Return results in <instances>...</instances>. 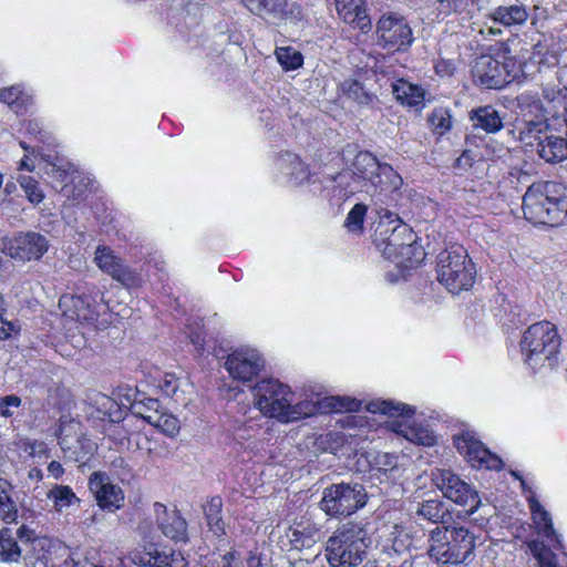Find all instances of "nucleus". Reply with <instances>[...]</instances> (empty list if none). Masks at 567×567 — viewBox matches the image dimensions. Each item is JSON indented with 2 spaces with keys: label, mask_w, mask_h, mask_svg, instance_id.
Listing matches in <instances>:
<instances>
[{
  "label": "nucleus",
  "mask_w": 567,
  "mask_h": 567,
  "mask_svg": "<svg viewBox=\"0 0 567 567\" xmlns=\"http://www.w3.org/2000/svg\"><path fill=\"white\" fill-rule=\"evenodd\" d=\"M20 185L24 190L28 199L33 204H39L43 200L44 195L38 186V183L31 176H23L20 178Z\"/></svg>",
  "instance_id": "50"
},
{
  "label": "nucleus",
  "mask_w": 567,
  "mask_h": 567,
  "mask_svg": "<svg viewBox=\"0 0 567 567\" xmlns=\"http://www.w3.org/2000/svg\"><path fill=\"white\" fill-rule=\"evenodd\" d=\"M110 471L117 476L121 482H130L133 476V466L123 456H115L110 463Z\"/></svg>",
  "instance_id": "47"
},
{
  "label": "nucleus",
  "mask_w": 567,
  "mask_h": 567,
  "mask_svg": "<svg viewBox=\"0 0 567 567\" xmlns=\"http://www.w3.org/2000/svg\"><path fill=\"white\" fill-rule=\"evenodd\" d=\"M25 451L29 453L32 457H41L42 455H45L48 447L44 442L41 441H32L29 442L25 446Z\"/></svg>",
  "instance_id": "55"
},
{
  "label": "nucleus",
  "mask_w": 567,
  "mask_h": 567,
  "mask_svg": "<svg viewBox=\"0 0 567 567\" xmlns=\"http://www.w3.org/2000/svg\"><path fill=\"white\" fill-rule=\"evenodd\" d=\"M235 559V553L228 551L221 557V567H233L231 563Z\"/></svg>",
  "instance_id": "60"
},
{
  "label": "nucleus",
  "mask_w": 567,
  "mask_h": 567,
  "mask_svg": "<svg viewBox=\"0 0 567 567\" xmlns=\"http://www.w3.org/2000/svg\"><path fill=\"white\" fill-rule=\"evenodd\" d=\"M470 155L467 154V152H464L458 158H457V164L461 165L462 163H465V164H468L470 162Z\"/></svg>",
  "instance_id": "64"
},
{
  "label": "nucleus",
  "mask_w": 567,
  "mask_h": 567,
  "mask_svg": "<svg viewBox=\"0 0 567 567\" xmlns=\"http://www.w3.org/2000/svg\"><path fill=\"white\" fill-rule=\"evenodd\" d=\"M21 404V399L17 395H7L0 400V414L9 417L13 415L11 408H18Z\"/></svg>",
  "instance_id": "54"
},
{
  "label": "nucleus",
  "mask_w": 567,
  "mask_h": 567,
  "mask_svg": "<svg viewBox=\"0 0 567 567\" xmlns=\"http://www.w3.org/2000/svg\"><path fill=\"white\" fill-rule=\"evenodd\" d=\"M437 280L452 293L472 287L476 269L461 245H452L437 256Z\"/></svg>",
  "instance_id": "6"
},
{
  "label": "nucleus",
  "mask_w": 567,
  "mask_h": 567,
  "mask_svg": "<svg viewBox=\"0 0 567 567\" xmlns=\"http://www.w3.org/2000/svg\"><path fill=\"white\" fill-rule=\"evenodd\" d=\"M244 6L255 16L270 23L285 20L292 9L287 0H241Z\"/></svg>",
  "instance_id": "24"
},
{
  "label": "nucleus",
  "mask_w": 567,
  "mask_h": 567,
  "mask_svg": "<svg viewBox=\"0 0 567 567\" xmlns=\"http://www.w3.org/2000/svg\"><path fill=\"white\" fill-rule=\"evenodd\" d=\"M367 491L360 483L331 484L322 492L320 508L330 517H347L367 504Z\"/></svg>",
  "instance_id": "7"
},
{
  "label": "nucleus",
  "mask_w": 567,
  "mask_h": 567,
  "mask_svg": "<svg viewBox=\"0 0 567 567\" xmlns=\"http://www.w3.org/2000/svg\"><path fill=\"white\" fill-rule=\"evenodd\" d=\"M454 445L473 467L501 470L502 460L493 454L472 432H463L454 437Z\"/></svg>",
  "instance_id": "16"
},
{
  "label": "nucleus",
  "mask_w": 567,
  "mask_h": 567,
  "mask_svg": "<svg viewBox=\"0 0 567 567\" xmlns=\"http://www.w3.org/2000/svg\"><path fill=\"white\" fill-rule=\"evenodd\" d=\"M94 262L104 274L111 276L127 289L142 286V277L138 272L127 266L121 257L107 246L100 245L94 254Z\"/></svg>",
  "instance_id": "14"
},
{
  "label": "nucleus",
  "mask_w": 567,
  "mask_h": 567,
  "mask_svg": "<svg viewBox=\"0 0 567 567\" xmlns=\"http://www.w3.org/2000/svg\"><path fill=\"white\" fill-rule=\"evenodd\" d=\"M133 561L144 567H188V560L181 550L150 547L136 553Z\"/></svg>",
  "instance_id": "23"
},
{
  "label": "nucleus",
  "mask_w": 567,
  "mask_h": 567,
  "mask_svg": "<svg viewBox=\"0 0 567 567\" xmlns=\"http://www.w3.org/2000/svg\"><path fill=\"white\" fill-rule=\"evenodd\" d=\"M434 482L443 495L463 506L467 515L474 514L481 505L478 492L458 475L450 470H440L434 475Z\"/></svg>",
  "instance_id": "11"
},
{
  "label": "nucleus",
  "mask_w": 567,
  "mask_h": 567,
  "mask_svg": "<svg viewBox=\"0 0 567 567\" xmlns=\"http://www.w3.org/2000/svg\"><path fill=\"white\" fill-rule=\"evenodd\" d=\"M523 213L536 225L564 224L567 221V186L551 181L533 183L523 197Z\"/></svg>",
  "instance_id": "2"
},
{
  "label": "nucleus",
  "mask_w": 567,
  "mask_h": 567,
  "mask_svg": "<svg viewBox=\"0 0 567 567\" xmlns=\"http://www.w3.org/2000/svg\"><path fill=\"white\" fill-rule=\"evenodd\" d=\"M378 39L383 48L393 51L408 49L413 42V34L405 19L383 16L377 28Z\"/></svg>",
  "instance_id": "17"
},
{
  "label": "nucleus",
  "mask_w": 567,
  "mask_h": 567,
  "mask_svg": "<svg viewBox=\"0 0 567 567\" xmlns=\"http://www.w3.org/2000/svg\"><path fill=\"white\" fill-rule=\"evenodd\" d=\"M392 93L396 101L410 107H420L424 102V90L403 79L392 83Z\"/></svg>",
  "instance_id": "32"
},
{
  "label": "nucleus",
  "mask_w": 567,
  "mask_h": 567,
  "mask_svg": "<svg viewBox=\"0 0 567 567\" xmlns=\"http://www.w3.org/2000/svg\"><path fill=\"white\" fill-rule=\"evenodd\" d=\"M14 487L6 478H0V520L6 524L17 523L18 504L13 498Z\"/></svg>",
  "instance_id": "34"
},
{
  "label": "nucleus",
  "mask_w": 567,
  "mask_h": 567,
  "mask_svg": "<svg viewBox=\"0 0 567 567\" xmlns=\"http://www.w3.org/2000/svg\"><path fill=\"white\" fill-rule=\"evenodd\" d=\"M518 107L524 116L519 127V140L526 145L536 144L548 133V123L542 113L540 101L529 94H522L517 97Z\"/></svg>",
  "instance_id": "13"
},
{
  "label": "nucleus",
  "mask_w": 567,
  "mask_h": 567,
  "mask_svg": "<svg viewBox=\"0 0 567 567\" xmlns=\"http://www.w3.org/2000/svg\"><path fill=\"white\" fill-rule=\"evenodd\" d=\"M395 255L396 256H393V258L389 260L404 268L415 267L424 259V252L422 247L416 243V236L412 243L406 241V245L398 250Z\"/></svg>",
  "instance_id": "37"
},
{
  "label": "nucleus",
  "mask_w": 567,
  "mask_h": 567,
  "mask_svg": "<svg viewBox=\"0 0 567 567\" xmlns=\"http://www.w3.org/2000/svg\"><path fill=\"white\" fill-rule=\"evenodd\" d=\"M248 566L249 567H264L260 559L257 558V557H251L249 560H248Z\"/></svg>",
  "instance_id": "63"
},
{
  "label": "nucleus",
  "mask_w": 567,
  "mask_h": 567,
  "mask_svg": "<svg viewBox=\"0 0 567 567\" xmlns=\"http://www.w3.org/2000/svg\"><path fill=\"white\" fill-rule=\"evenodd\" d=\"M134 411L145 420V415L161 413L163 410L157 399H145L133 404Z\"/></svg>",
  "instance_id": "51"
},
{
  "label": "nucleus",
  "mask_w": 567,
  "mask_h": 567,
  "mask_svg": "<svg viewBox=\"0 0 567 567\" xmlns=\"http://www.w3.org/2000/svg\"><path fill=\"white\" fill-rule=\"evenodd\" d=\"M89 487L101 509L115 512L123 505L124 494L122 489L112 484L105 474L94 472L90 476Z\"/></svg>",
  "instance_id": "22"
},
{
  "label": "nucleus",
  "mask_w": 567,
  "mask_h": 567,
  "mask_svg": "<svg viewBox=\"0 0 567 567\" xmlns=\"http://www.w3.org/2000/svg\"><path fill=\"white\" fill-rule=\"evenodd\" d=\"M275 53L279 64L285 70H296L303 63L302 54L291 47L277 48Z\"/></svg>",
  "instance_id": "42"
},
{
  "label": "nucleus",
  "mask_w": 567,
  "mask_h": 567,
  "mask_svg": "<svg viewBox=\"0 0 567 567\" xmlns=\"http://www.w3.org/2000/svg\"><path fill=\"white\" fill-rule=\"evenodd\" d=\"M14 330V326L12 322L3 320L0 318V340H6L11 337V333Z\"/></svg>",
  "instance_id": "56"
},
{
  "label": "nucleus",
  "mask_w": 567,
  "mask_h": 567,
  "mask_svg": "<svg viewBox=\"0 0 567 567\" xmlns=\"http://www.w3.org/2000/svg\"><path fill=\"white\" fill-rule=\"evenodd\" d=\"M351 171L358 179L370 182L373 190L392 194L399 192L403 179L385 163H380L370 152H359L352 163Z\"/></svg>",
  "instance_id": "9"
},
{
  "label": "nucleus",
  "mask_w": 567,
  "mask_h": 567,
  "mask_svg": "<svg viewBox=\"0 0 567 567\" xmlns=\"http://www.w3.org/2000/svg\"><path fill=\"white\" fill-rule=\"evenodd\" d=\"M0 101L8 104L16 113L23 110L28 96L18 86L3 89L0 92Z\"/></svg>",
  "instance_id": "44"
},
{
  "label": "nucleus",
  "mask_w": 567,
  "mask_h": 567,
  "mask_svg": "<svg viewBox=\"0 0 567 567\" xmlns=\"http://www.w3.org/2000/svg\"><path fill=\"white\" fill-rule=\"evenodd\" d=\"M333 181L337 183V187L340 188V194L344 197L354 194L358 188L355 184L359 179L352 171H343L339 173Z\"/></svg>",
  "instance_id": "49"
},
{
  "label": "nucleus",
  "mask_w": 567,
  "mask_h": 567,
  "mask_svg": "<svg viewBox=\"0 0 567 567\" xmlns=\"http://www.w3.org/2000/svg\"><path fill=\"white\" fill-rule=\"evenodd\" d=\"M48 472L51 476H53L55 480H59L63 473H64V468L63 466L61 465L60 462L58 461H52L49 463L48 465Z\"/></svg>",
  "instance_id": "58"
},
{
  "label": "nucleus",
  "mask_w": 567,
  "mask_h": 567,
  "mask_svg": "<svg viewBox=\"0 0 567 567\" xmlns=\"http://www.w3.org/2000/svg\"><path fill=\"white\" fill-rule=\"evenodd\" d=\"M561 338L549 321L529 326L523 333L520 349L525 363L533 370L551 369L558 362Z\"/></svg>",
  "instance_id": "3"
},
{
  "label": "nucleus",
  "mask_w": 567,
  "mask_h": 567,
  "mask_svg": "<svg viewBox=\"0 0 567 567\" xmlns=\"http://www.w3.org/2000/svg\"><path fill=\"white\" fill-rule=\"evenodd\" d=\"M44 542L45 539L39 538L35 530L25 524L19 526L17 530L3 527L0 530V561L20 564L21 559H25L22 555L24 547H43Z\"/></svg>",
  "instance_id": "12"
},
{
  "label": "nucleus",
  "mask_w": 567,
  "mask_h": 567,
  "mask_svg": "<svg viewBox=\"0 0 567 567\" xmlns=\"http://www.w3.org/2000/svg\"><path fill=\"white\" fill-rule=\"evenodd\" d=\"M97 290L92 286L87 291L92 293ZM59 308L63 315L71 320L85 323H94L99 317L96 310V300L91 295L83 292L82 295H64L59 300Z\"/></svg>",
  "instance_id": "19"
},
{
  "label": "nucleus",
  "mask_w": 567,
  "mask_h": 567,
  "mask_svg": "<svg viewBox=\"0 0 567 567\" xmlns=\"http://www.w3.org/2000/svg\"><path fill=\"white\" fill-rule=\"evenodd\" d=\"M48 498L52 499L56 511L61 512L64 508L70 507L79 498L70 486L56 485L49 493Z\"/></svg>",
  "instance_id": "40"
},
{
  "label": "nucleus",
  "mask_w": 567,
  "mask_h": 567,
  "mask_svg": "<svg viewBox=\"0 0 567 567\" xmlns=\"http://www.w3.org/2000/svg\"><path fill=\"white\" fill-rule=\"evenodd\" d=\"M255 406L265 416L277 419L282 423L295 422L316 413L355 412L361 401L346 396H329L323 400H305L292 403L290 388L277 379H262L252 386Z\"/></svg>",
  "instance_id": "1"
},
{
  "label": "nucleus",
  "mask_w": 567,
  "mask_h": 567,
  "mask_svg": "<svg viewBox=\"0 0 567 567\" xmlns=\"http://www.w3.org/2000/svg\"><path fill=\"white\" fill-rule=\"evenodd\" d=\"M190 341L197 347L203 348L204 347V338L199 333L193 334L190 337Z\"/></svg>",
  "instance_id": "62"
},
{
  "label": "nucleus",
  "mask_w": 567,
  "mask_h": 567,
  "mask_svg": "<svg viewBox=\"0 0 567 567\" xmlns=\"http://www.w3.org/2000/svg\"><path fill=\"white\" fill-rule=\"evenodd\" d=\"M29 477H30L31 480L40 481V480H42V477H43V473H42V471H41L40 468H38V467H33V468H31V470H30V472H29Z\"/></svg>",
  "instance_id": "61"
},
{
  "label": "nucleus",
  "mask_w": 567,
  "mask_h": 567,
  "mask_svg": "<svg viewBox=\"0 0 567 567\" xmlns=\"http://www.w3.org/2000/svg\"><path fill=\"white\" fill-rule=\"evenodd\" d=\"M145 421L159 429L168 436H174L179 431V421L173 414L162 410L158 414L145 415Z\"/></svg>",
  "instance_id": "39"
},
{
  "label": "nucleus",
  "mask_w": 567,
  "mask_h": 567,
  "mask_svg": "<svg viewBox=\"0 0 567 567\" xmlns=\"http://www.w3.org/2000/svg\"><path fill=\"white\" fill-rule=\"evenodd\" d=\"M49 249L45 236L35 233H20L13 237L8 247L9 255L22 261L39 260Z\"/></svg>",
  "instance_id": "21"
},
{
  "label": "nucleus",
  "mask_w": 567,
  "mask_h": 567,
  "mask_svg": "<svg viewBox=\"0 0 567 567\" xmlns=\"http://www.w3.org/2000/svg\"><path fill=\"white\" fill-rule=\"evenodd\" d=\"M277 166L289 181L295 184H302L309 178L308 167L298 155L286 152L277 159Z\"/></svg>",
  "instance_id": "27"
},
{
  "label": "nucleus",
  "mask_w": 567,
  "mask_h": 567,
  "mask_svg": "<svg viewBox=\"0 0 567 567\" xmlns=\"http://www.w3.org/2000/svg\"><path fill=\"white\" fill-rule=\"evenodd\" d=\"M518 72L519 66L516 61L505 55L502 58L481 55L475 60L472 69L474 81L493 90H499L509 84L518 75Z\"/></svg>",
  "instance_id": "10"
},
{
  "label": "nucleus",
  "mask_w": 567,
  "mask_h": 567,
  "mask_svg": "<svg viewBox=\"0 0 567 567\" xmlns=\"http://www.w3.org/2000/svg\"><path fill=\"white\" fill-rule=\"evenodd\" d=\"M24 130L30 135H41L42 134V127L41 123L38 120H29L24 123Z\"/></svg>",
  "instance_id": "57"
},
{
  "label": "nucleus",
  "mask_w": 567,
  "mask_h": 567,
  "mask_svg": "<svg viewBox=\"0 0 567 567\" xmlns=\"http://www.w3.org/2000/svg\"><path fill=\"white\" fill-rule=\"evenodd\" d=\"M526 545L539 567H559L557 555L544 542L533 539L527 542Z\"/></svg>",
  "instance_id": "38"
},
{
  "label": "nucleus",
  "mask_w": 567,
  "mask_h": 567,
  "mask_svg": "<svg viewBox=\"0 0 567 567\" xmlns=\"http://www.w3.org/2000/svg\"><path fill=\"white\" fill-rule=\"evenodd\" d=\"M473 126L486 133H496L503 127V118L492 105L480 106L470 113Z\"/></svg>",
  "instance_id": "30"
},
{
  "label": "nucleus",
  "mask_w": 567,
  "mask_h": 567,
  "mask_svg": "<svg viewBox=\"0 0 567 567\" xmlns=\"http://www.w3.org/2000/svg\"><path fill=\"white\" fill-rule=\"evenodd\" d=\"M398 457L390 453H378L373 458V465L378 471L388 472L396 467Z\"/></svg>",
  "instance_id": "52"
},
{
  "label": "nucleus",
  "mask_w": 567,
  "mask_h": 567,
  "mask_svg": "<svg viewBox=\"0 0 567 567\" xmlns=\"http://www.w3.org/2000/svg\"><path fill=\"white\" fill-rule=\"evenodd\" d=\"M157 386L166 396L172 398L177 403H184L179 392V380L173 373H164L158 379Z\"/></svg>",
  "instance_id": "46"
},
{
  "label": "nucleus",
  "mask_w": 567,
  "mask_h": 567,
  "mask_svg": "<svg viewBox=\"0 0 567 567\" xmlns=\"http://www.w3.org/2000/svg\"><path fill=\"white\" fill-rule=\"evenodd\" d=\"M339 17L349 24L360 29L363 33L371 30V20L367 14L364 0H336Z\"/></svg>",
  "instance_id": "25"
},
{
  "label": "nucleus",
  "mask_w": 567,
  "mask_h": 567,
  "mask_svg": "<svg viewBox=\"0 0 567 567\" xmlns=\"http://www.w3.org/2000/svg\"><path fill=\"white\" fill-rule=\"evenodd\" d=\"M265 361L255 349H240L228 354L225 369L231 378L250 382L264 369Z\"/></svg>",
  "instance_id": "18"
},
{
  "label": "nucleus",
  "mask_w": 567,
  "mask_h": 567,
  "mask_svg": "<svg viewBox=\"0 0 567 567\" xmlns=\"http://www.w3.org/2000/svg\"><path fill=\"white\" fill-rule=\"evenodd\" d=\"M341 89L344 94L359 104H370L373 96L363 87V85L357 80H346L341 84Z\"/></svg>",
  "instance_id": "43"
},
{
  "label": "nucleus",
  "mask_w": 567,
  "mask_h": 567,
  "mask_svg": "<svg viewBox=\"0 0 567 567\" xmlns=\"http://www.w3.org/2000/svg\"><path fill=\"white\" fill-rule=\"evenodd\" d=\"M368 533L360 523L339 526L326 542V558L330 567H357L367 556Z\"/></svg>",
  "instance_id": "4"
},
{
  "label": "nucleus",
  "mask_w": 567,
  "mask_h": 567,
  "mask_svg": "<svg viewBox=\"0 0 567 567\" xmlns=\"http://www.w3.org/2000/svg\"><path fill=\"white\" fill-rule=\"evenodd\" d=\"M415 514L433 524H437L436 526L447 525L452 520L446 504L439 498H431L419 503Z\"/></svg>",
  "instance_id": "28"
},
{
  "label": "nucleus",
  "mask_w": 567,
  "mask_h": 567,
  "mask_svg": "<svg viewBox=\"0 0 567 567\" xmlns=\"http://www.w3.org/2000/svg\"><path fill=\"white\" fill-rule=\"evenodd\" d=\"M154 513L156 525L166 538L176 544L189 540L188 524L178 509H168L164 504L155 503Z\"/></svg>",
  "instance_id": "20"
},
{
  "label": "nucleus",
  "mask_w": 567,
  "mask_h": 567,
  "mask_svg": "<svg viewBox=\"0 0 567 567\" xmlns=\"http://www.w3.org/2000/svg\"><path fill=\"white\" fill-rule=\"evenodd\" d=\"M205 520L208 530L221 539L226 536V523L223 519V499L219 496H213L203 507Z\"/></svg>",
  "instance_id": "31"
},
{
  "label": "nucleus",
  "mask_w": 567,
  "mask_h": 567,
  "mask_svg": "<svg viewBox=\"0 0 567 567\" xmlns=\"http://www.w3.org/2000/svg\"><path fill=\"white\" fill-rule=\"evenodd\" d=\"M103 518V516L99 513H93L92 515H90L89 517H86L83 522V524L86 526V527H91L93 525H95L99 520H101Z\"/></svg>",
  "instance_id": "59"
},
{
  "label": "nucleus",
  "mask_w": 567,
  "mask_h": 567,
  "mask_svg": "<svg viewBox=\"0 0 567 567\" xmlns=\"http://www.w3.org/2000/svg\"><path fill=\"white\" fill-rule=\"evenodd\" d=\"M492 18L505 27H511L523 24L528 18V12L523 4L501 6L493 11Z\"/></svg>",
  "instance_id": "36"
},
{
  "label": "nucleus",
  "mask_w": 567,
  "mask_h": 567,
  "mask_svg": "<svg viewBox=\"0 0 567 567\" xmlns=\"http://www.w3.org/2000/svg\"><path fill=\"white\" fill-rule=\"evenodd\" d=\"M470 0H439V10L441 13L450 14L451 12H463Z\"/></svg>",
  "instance_id": "53"
},
{
  "label": "nucleus",
  "mask_w": 567,
  "mask_h": 567,
  "mask_svg": "<svg viewBox=\"0 0 567 567\" xmlns=\"http://www.w3.org/2000/svg\"><path fill=\"white\" fill-rule=\"evenodd\" d=\"M59 444L65 457L79 464H85L96 450L95 443L85 437L78 439L73 446H69L65 439L60 440Z\"/></svg>",
  "instance_id": "35"
},
{
  "label": "nucleus",
  "mask_w": 567,
  "mask_h": 567,
  "mask_svg": "<svg viewBox=\"0 0 567 567\" xmlns=\"http://www.w3.org/2000/svg\"><path fill=\"white\" fill-rule=\"evenodd\" d=\"M415 234L408 224L404 221L396 223L393 228H391L390 237H388V240L380 248V251L384 258H393V256H396V251L405 246L406 241L412 243Z\"/></svg>",
  "instance_id": "29"
},
{
  "label": "nucleus",
  "mask_w": 567,
  "mask_h": 567,
  "mask_svg": "<svg viewBox=\"0 0 567 567\" xmlns=\"http://www.w3.org/2000/svg\"><path fill=\"white\" fill-rule=\"evenodd\" d=\"M319 529L316 524L309 520H301L290 526L286 536L291 545V548L301 550L302 548L312 547L318 538Z\"/></svg>",
  "instance_id": "26"
},
{
  "label": "nucleus",
  "mask_w": 567,
  "mask_h": 567,
  "mask_svg": "<svg viewBox=\"0 0 567 567\" xmlns=\"http://www.w3.org/2000/svg\"><path fill=\"white\" fill-rule=\"evenodd\" d=\"M429 123L435 134L443 135L452 126L450 111L444 107L435 109L429 116Z\"/></svg>",
  "instance_id": "45"
},
{
  "label": "nucleus",
  "mask_w": 567,
  "mask_h": 567,
  "mask_svg": "<svg viewBox=\"0 0 567 567\" xmlns=\"http://www.w3.org/2000/svg\"><path fill=\"white\" fill-rule=\"evenodd\" d=\"M429 555L442 564L467 561L475 548L474 535L463 526H435L429 534Z\"/></svg>",
  "instance_id": "5"
},
{
  "label": "nucleus",
  "mask_w": 567,
  "mask_h": 567,
  "mask_svg": "<svg viewBox=\"0 0 567 567\" xmlns=\"http://www.w3.org/2000/svg\"><path fill=\"white\" fill-rule=\"evenodd\" d=\"M367 410L371 413H382L389 416H400L402 420H396L391 423L393 432L402 435L408 441L431 446L435 443V436L429 429L412 424L410 419L414 414V410L410 405L393 401H373L367 405Z\"/></svg>",
  "instance_id": "8"
},
{
  "label": "nucleus",
  "mask_w": 567,
  "mask_h": 567,
  "mask_svg": "<svg viewBox=\"0 0 567 567\" xmlns=\"http://www.w3.org/2000/svg\"><path fill=\"white\" fill-rule=\"evenodd\" d=\"M370 196L371 206L379 216V221L374 231V243L380 249L388 240V237H390L391 228H393L396 223L403 221L396 213L391 210L392 207L398 205L401 198V193L400 190L392 194L378 192L375 194H370Z\"/></svg>",
  "instance_id": "15"
},
{
  "label": "nucleus",
  "mask_w": 567,
  "mask_h": 567,
  "mask_svg": "<svg viewBox=\"0 0 567 567\" xmlns=\"http://www.w3.org/2000/svg\"><path fill=\"white\" fill-rule=\"evenodd\" d=\"M368 207L364 204H355L348 213L346 226L350 231H360L363 228L364 216Z\"/></svg>",
  "instance_id": "48"
},
{
  "label": "nucleus",
  "mask_w": 567,
  "mask_h": 567,
  "mask_svg": "<svg viewBox=\"0 0 567 567\" xmlns=\"http://www.w3.org/2000/svg\"><path fill=\"white\" fill-rule=\"evenodd\" d=\"M532 518L537 533L560 547L559 536L556 534L549 513L537 502H530Z\"/></svg>",
  "instance_id": "33"
},
{
  "label": "nucleus",
  "mask_w": 567,
  "mask_h": 567,
  "mask_svg": "<svg viewBox=\"0 0 567 567\" xmlns=\"http://www.w3.org/2000/svg\"><path fill=\"white\" fill-rule=\"evenodd\" d=\"M83 567H124L121 559L95 549L86 551Z\"/></svg>",
  "instance_id": "41"
}]
</instances>
